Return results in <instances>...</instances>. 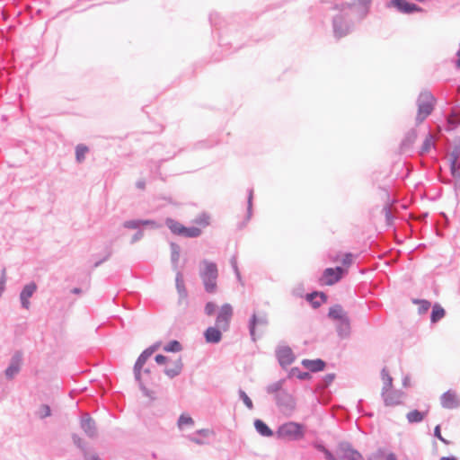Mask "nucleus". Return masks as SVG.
I'll use <instances>...</instances> for the list:
<instances>
[{
	"instance_id": "1",
	"label": "nucleus",
	"mask_w": 460,
	"mask_h": 460,
	"mask_svg": "<svg viewBox=\"0 0 460 460\" xmlns=\"http://www.w3.org/2000/svg\"><path fill=\"white\" fill-rule=\"evenodd\" d=\"M371 2H341L336 8L339 13L333 17V33L337 39L350 32L355 22L361 21L369 12Z\"/></svg>"
},
{
	"instance_id": "2",
	"label": "nucleus",
	"mask_w": 460,
	"mask_h": 460,
	"mask_svg": "<svg viewBox=\"0 0 460 460\" xmlns=\"http://www.w3.org/2000/svg\"><path fill=\"white\" fill-rule=\"evenodd\" d=\"M199 277L202 280L205 291L208 294H214L217 291V281L218 278L217 264L206 259L202 260L199 264Z\"/></svg>"
},
{
	"instance_id": "3",
	"label": "nucleus",
	"mask_w": 460,
	"mask_h": 460,
	"mask_svg": "<svg viewBox=\"0 0 460 460\" xmlns=\"http://www.w3.org/2000/svg\"><path fill=\"white\" fill-rule=\"evenodd\" d=\"M328 317L336 321V332L341 339L349 338L350 335V320L348 314L341 305H334L329 309Z\"/></svg>"
},
{
	"instance_id": "4",
	"label": "nucleus",
	"mask_w": 460,
	"mask_h": 460,
	"mask_svg": "<svg viewBox=\"0 0 460 460\" xmlns=\"http://www.w3.org/2000/svg\"><path fill=\"white\" fill-rule=\"evenodd\" d=\"M437 100L430 91L423 90L420 93L416 104L418 107L416 122L422 123L434 111Z\"/></svg>"
},
{
	"instance_id": "5",
	"label": "nucleus",
	"mask_w": 460,
	"mask_h": 460,
	"mask_svg": "<svg viewBox=\"0 0 460 460\" xmlns=\"http://www.w3.org/2000/svg\"><path fill=\"white\" fill-rule=\"evenodd\" d=\"M276 437L279 439L298 441L305 437V426L295 421H288L281 424L277 431Z\"/></svg>"
},
{
	"instance_id": "6",
	"label": "nucleus",
	"mask_w": 460,
	"mask_h": 460,
	"mask_svg": "<svg viewBox=\"0 0 460 460\" xmlns=\"http://www.w3.org/2000/svg\"><path fill=\"white\" fill-rule=\"evenodd\" d=\"M275 402L279 409L286 415H291L296 409V399L287 391L278 394Z\"/></svg>"
},
{
	"instance_id": "7",
	"label": "nucleus",
	"mask_w": 460,
	"mask_h": 460,
	"mask_svg": "<svg viewBox=\"0 0 460 460\" xmlns=\"http://www.w3.org/2000/svg\"><path fill=\"white\" fill-rule=\"evenodd\" d=\"M233 307L230 304H224L217 313L216 318V325L222 329V331L226 332L230 327L231 319L233 317Z\"/></svg>"
},
{
	"instance_id": "8",
	"label": "nucleus",
	"mask_w": 460,
	"mask_h": 460,
	"mask_svg": "<svg viewBox=\"0 0 460 460\" xmlns=\"http://www.w3.org/2000/svg\"><path fill=\"white\" fill-rule=\"evenodd\" d=\"M147 359L148 358H146L145 356L140 354L134 365L133 369L135 379L138 383L140 389L146 395H149V391L146 387V385L149 383V380L142 376V368Z\"/></svg>"
},
{
	"instance_id": "9",
	"label": "nucleus",
	"mask_w": 460,
	"mask_h": 460,
	"mask_svg": "<svg viewBox=\"0 0 460 460\" xmlns=\"http://www.w3.org/2000/svg\"><path fill=\"white\" fill-rule=\"evenodd\" d=\"M338 454L339 460H364L363 456L348 442L339 444Z\"/></svg>"
},
{
	"instance_id": "10",
	"label": "nucleus",
	"mask_w": 460,
	"mask_h": 460,
	"mask_svg": "<svg viewBox=\"0 0 460 460\" xmlns=\"http://www.w3.org/2000/svg\"><path fill=\"white\" fill-rule=\"evenodd\" d=\"M385 7L406 14H411L415 12H423L421 7L412 2H386Z\"/></svg>"
},
{
	"instance_id": "11",
	"label": "nucleus",
	"mask_w": 460,
	"mask_h": 460,
	"mask_svg": "<svg viewBox=\"0 0 460 460\" xmlns=\"http://www.w3.org/2000/svg\"><path fill=\"white\" fill-rule=\"evenodd\" d=\"M344 270L341 267L327 268L323 270L320 281L323 285H333L341 279Z\"/></svg>"
},
{
	"instance_id": "12",
	"label": "nucleus",
	"mask_w": 460,
	"mask_h": 460,
	"mask_svg": "<svg viewBox=\"0 0 460 460\" xmlns=\"http://www.w3.org/2000/svg\"><path fill=\"white\" fill-rule=\"evenodd\" d=\"M267 314L261 312L260 314L253 313L249 320L248 329L249 333L253 341H256L255 330L257 326H266L268 324Z\"/></svg>"
},
{
	"instance_id": "13",
	"label": "nucleus",
	"mask_w": 460,
	"mask_h": 460,
	"mask_svg": "<svg viewBox=\"0 0 460 460\" xmlns=\"http://www.w3.org/2000/svg\"><path fill=\"white\" fill-rule=\"evenodd\" d=\"M22 363V353L15 351L12 356L9 366L4 371L7 379H13L21 370Z\"/></svg>"
},
{
	"instance_id": "14",
	"label": "nucleus",
	"mask_w": 460,
	"mask_h": 460,
	"mask_svg": "<svg viewBox=\"0 0 460 460\" xmlns=\"http://www.w3.org/2000/svg\"><path fill=\"white\" fill-rule=\"evenodd\" d=\"M276 357L282 367H287L295 360V355L288 346H280L276 349Z\"/></svg>"
},
{
	"instance_id": "15",
	"label": "nucleus",
	"mask_w": 460,
	"mask_h": 460,
	"mask_svg": "<svg viewBox=\"0 0 460 460\" xmlns=\"http://www.w3.org/2000/svg\"><path fill=\"white\" fill-rule=\"evenodd\" d=\"M37 290V285L35 282L31 281L28 284H26L21 293H20V302L21 305L23 309H30L31 302L30 298L33 296V294Z\"/></svg>"
},
{
	"instance_id": "16",
	"label": "nucleus",
	"mask_w": 460,
	"mask_h": 460,
	"mask_svg": "<svg viewBox=\"0 0 460 460\" xmlns=\"http://www.w3.org/2000/svg\"><path fill=\"white\" fill-rule=\"evenodd\" d=\"M381 395L385 406H395L402 402L404 393L400 390H393L391 388L387 392L382 393Z\"/></svg>"
},
{
	"instance_id": "17",
	"label": "nucleus",
	"mask_w": 460,
	"mask_h": 460,
	"mask_svg": "<svg viewBox=\"0 0 460 460\" xmlns=\"http://www.w3.org/2000/svg\"><path fill=\"white\" fill-rule=\"evenodd\" d=\"M440 404L445 409H456L460 406V400L456 392L448 390L440 396Z\"/></svg>"
},
{
	"instance_id": "18",
	"label": "nucleus",
	"mask_w": 460,
	"mask_h": 460,
	"mask_svg": "<svg viewBox=\"0 0 460 460\" xmlns=\"http://www.w3.org/2000/svg\"><path fill=\"white\" fill-rule=\"evenodd\" d=\"M81 429L91 438L97 436V429L95 421L91 418L88 413L83 414L80 422Z\"/></svg>"
},
{
	"instance_id": "19",
	"label": "nucleus",
	"mask_w": 460,
	"mask_h": 460,
	"mask_svg": "<svg viewBox=\"0 0 460 460\" xmlns=\"http://www.w3.org/2000/svg\"><path fill=\"white\" fill-rule=\"evenodd\" d=\"M175 287L177 293L179 295V304H181L182 301L187 300L188 297V291L185 287L183 274L181 270H177L176 276H175Z\"/></svg>"
},
{
	"instance_id": "20",
	"label": "nucleus",
	"mask_w": 460,
	"mask_h": 460,
	"mask_svg": "<svg viewBox=\"0 0 460 460\" xmlns=\"http://www.w3.org/2000/svg\"><path fill=\"white\" fill-rule=\"evenodd\" d=\"M222 329H219L217 325L207 328L204 332V337L208 343L217 344L222 340Z\"/></svg>"
},
{
	"instance_id": "21",
	"label": "nucleus",
	"mask_w": 460,
	"mask_h": 460,
	"mask_svg": "<svg viewBox=\"0 0 460 460\" xmlns=\"http://www.w3.org/2000/svg\"><path fill=\"white\" fill-rule=\"evenodd\" d=\"M398 460L397 456L393 452H386L385 448L379 447L371 455L368 456L367 460Z\"/></svg>"
},
{
	"instance_id": "22",
	"label": "nucleus",
	"mask_w": 460,
	"mask_h": 460,
	"mask_svg": "<svg viewBox=\"0 0 460 460\" xmlns=\"http://www.w3.org/2000/svg\"><path fill=\"white\" fill-rule=\"evenodd\" d=\"M447 123V130H454L460 125V107H455L451 110Z\"/></svg>"
},
{
	"instance_id": "23",
	"label": "nucleus",
	"mask_w": 460,
	"mask_h": 460,
	"mask_svg": "<svg viewBox=\"0 0 460 460\" xmlns=\"http://www.w3.org/2000/svg\"><path fill=\"white\" fill-rule=\"evenodd\" d=\"M302 365L311 372H318L323 370L325 367V362L320 358L303 359Z\"/></svg>"
},
{
	"instance_id": "24",
	"label": "nucleus",
	"mask_w": 460,
	"mask_h": 460,
	"mask_svg": "<svg viewBox=\"0 0 460 460\" xmlns=\"http://www.w3.org/2000/svg\"><path fill=\"white\" fill-rule=\"evenodd\" d=\"M306 300L314 308H317L326 301V295L323 292L314 291L306 295Z\"/></svg>"
},
{
	"instance_id": "25",
	"label": "nucleus",
	"mask_w": 460,
	"mask_h": 460,
	"mask_svg": "<svg viewBox=\"0 0 460 460\" xmlns=\"http://www.w3.org/2000/svg\"><path fill=\"white\" fill-rule=\"evenodd\" d=\"M170 249H171V262L172 270L177 272V270L179 269V261L181 256V247L179 244L175 243H170Z\"/></svg>"
},
{
	"instance_id": "26",
	"label": "nucleus",
	"mask_w": 460,
	"mask_h": 460,
	"mask_svg": "<svg viewBox=\"0 0 460 460\" xmlns=\"http://www.w3.org/2000/svg\"><path fill=\"white\" fill-rule=\"evenodd\" d=\"M254 428L256 431L262 437H271L273 436L272 429L261 420H254Z\"/></svg>"
},
{
	"instance_id": "27",
	"label": "nucleus",
	"mask_w": 460,
	"mask_h": 460,
	"mask_svg": "<svg viewBox=\"0 0 460 460\" xmlns=\"http://www.w3.org/2000/svg\"><path fill=\"white\" fill-rule=\"evenodd\" d=\"M182 367L183 364L181 362V359L178 358L172 363V367H168L164 369V373L170 378H173L181 374Z\"/></svg>"
},
{
	"instance_id": "28",
	"label": "nucleus",
	"mask_w": 460,
	"mask_h": 460,
	"mask_svg": "<svg viewBox=\"0 0 460 460\" xmlns=\"http://www.w3.org/2000/svg\"><path fill=\"white\" fill-rule=\"evenodd\" d=\"M459 158H460V148L456 146L449 153L450 170H451L452 174L455 173L456 167L460 168V163L458 164Z\"/></svg>"
},
{
	"instance_id": "29",
	"label": "nucleus",
	"mask_w": 460,
	"mask_h": 460,
	"mask_svg": "<svg viewBox=\"0 0 460 460\" xmlns=\"http://www.w3.org/2000/svg\"><path fill=\"white\" fill-rule=\"evenodd\" d=\"M165 225L173 234L180 236L181 235L184 226L181 225L180 222L171 217H168L165 219Z\"/></svg>"
},
{
	"instance_id": "30",
	"label": "nucleus",
	"mask_w": 460,
	"mask_h": 460,
	"mask_svg": "<svg viewBox=\"0 0 460 460\" xmlns=\"http://www.w3.org/2000/svg\"><path fill=\"white\" fill-rule=\"evenodd\" d=\"M283 383L284 380H279L277 382H274L272 384H270L266 387V392L269 394H274V399L280 393H283L285 390H283Z\"/></svg>"
},
{
	"instance_id": "31",
	"label": "nucleus",
	"mask_w": 460,
	"mask_h": 460,
	"mask_svg": "<svg viewBox=\"0 0 460 460\" xmlns=\"http://www.w3.org/2000/svg\"><path fill=\"white\" fill-rule=\"evenodd\" d=\"M252 199H253V190H248V197H247V215L245 220L239 226L240 228L243 227L247 222L251 219L252 216Z\"/></svg>"
},
{
	"instance_id": "32",
	"label": "nucleus",
	"mask_w": 460,
	"mask_h": 460,
	"mask_svg": "<svg viewBox=\"0 0 460 460\" xmlns=\"http://www.w3.org/2000/svg\"><path fill=\"white\" fill-rule=\"evenodd\" d=\"M426 412L420 411L418 410H412L406 415V419L409 423H420L423 420Z\"/></svg>"
},
{
	"instance_id": "33",
	"label": "nucleus",
	"mask_w": 460,
	"mask_h": 460,
	"mask_svg": "<svg viewBox=\"0 0 460 460\" xmlns=\"http://www.w3.org/2000/svg\"><path fill=\"white\" fill-rule=\"evenodd\" d=\"M381 377L384 383L382 393L387 392L393 386V378L385 367H384L381 371Z\"/></svg>"
},
{
	"instance_id": "34",
	"label": "nucleus",
	"mask_w": 460,
	"mask_h": 460,
	"mask_svg": "<svg viewBox=\"0 0 460 460\" xmlns=\"http://www.w3.org/2000/svg\"><path fill=\"white\" fill-rule=\"evenodd\" d=\"M202 231L199 227L197 226H183V231L181 236L188 237V238H196L201 234Z\"/></svg>"
},
{
	"instance_id": "35",
	"label": "nucleus",
	"mask_w": 460,
	"mask_h": 460,
	"mask_svg": "<svg viewBox=\"0 0 460 460\" xmlns=\"http://www.w3.org/2000/svg\"><path fill=\"white\" fill-rule=\"evenodd\" d=\"M445 316V310L438 305L436 304L431 312L430 320L432 323H437Z\"/></svg>"
},
{
	"instance_id": "36",
	"label": "nucleus",
	"mask_w": 460,
	"mask_h": 460,
	"mask_svg": "<svg viewBox=\"0 0 460 460\" xmlns=\"http://www.w3.org/2000/svg\"><path fill=\"white\" fill-rule=\"evenodd\" d=\"M89 151V148L83 144H79L75 146V159L76 162L81 164L85 159V155Z\"/></svg>"
},
{
	"instance_id": "37",
	"label": "nucleus",
	"mask_w": 460,
	"mask_h": 460,
	"mask_svg": "<svg viewBox=\"0 0 460 460\" xmlns=\"http://www.w3.org/2000/svg\"><path fill=\"white\" fill-rule=\"evenodd\" d=\"M193 424H194L193 419L190 416L186 415V414H181L179 417L178 422H177V425L180 429H182L187 425L191 426Z\"/></svg>"
},
{
	"instance_id": "38",
	"label": "nucleus",
	"mask_w": 460,
	"mask_h": 460,
	"mask_svg": "<svg viewBox=\"0 0 460 460\" xmlns=\"http://www.w3.org/2000/svg\"><path fill=\"white\" fill-rule=\"evenodd\" d=\"M182 349L181 344L178 341H171L168 344H166L164 348L165 351L168 352H179Z\"/></svg>"
},
{
	"instance_id": "39",
	"label": "nucleus",
	"mask_w": 460,
	"mask_h": 460,
	"mask_svg": "<svg viewBox=\"0 0 460 460\" xmlns=\"http://www.w3.org/2000/svg\"><path fill=\"white\" fill-rule=\"evenodd\" d=\"M209 219L210 217L207 213H201L194 219V223L202 227H206L209 225Z\"/></svg>"
},
{
	"instance_id": "40",
	"label": "nucleus",
	"mask_w": 460,
	"mask_h": 460,
	"mask_svg": "<svg viewBox=\"0 0 460 460\" xmlns=\"http://www.w3.org/2000/svg\"><path fill=\"white\" fill-rule=\"evenodd\" d=\"M238 394H239V398L243 401L244 405L249 410H252L253 409V403H252V401L251 400V398L247 395V394L243 390H242V389H239Z\"/></svg>"
},
{
	"instance_id": "41",
	"label": "nucleus",
	"mask_w": 460,
	"mask_h": 460,
	"mask_svg": "<svg viewBox=\"0 0 460 460\" xmlns=\"http://www.w3.org/2000/svg\"><path fill=\"white\" fill-rule=\"evenodd\" d=\"M432 146H434L433 137L432 135L428 134L422 143L421 151L429 152Z\"/></svg>"
},
{
	"instance_id": "42",
	"label": "nucleus",
	"mask_w": 460,
	"mask_h": 460,
	"mask_svg": "<svg viewBox=\"0 0 460 460\" xmlns=\"http://www.w3.org/2000/svg\"><path fill=\"white\" fill-rule=\"evenodd\" d=\"M141 226V219L127 220L123 223V227L127 229H137L138 230Z\"/></svg>"
},
{
	"instance_id": "43",
	"label": "nucleus",
	"mask_w": 460,
	"mask_h": 460,
	"mask_svg": "<svg viewBox=\"0 0 460 460\" xmlns=\"http://www.w3.org/2000/svg\"><path fill=\"white\" fill-rule=\"evenodd\" d=\"M38 416L40 418V419H45L49 416L51 415V410H50V407L47 404H42L40 405V407L39 408V411L37 412Z\"/></svg>"
},
{
	"instance_id": "44",
	"label": "nucleus",
	"mask_w": 460,
	"mask_h": 460,
	"mask_svg": "<svg viewBox=\"0 0 460 460\" xmlns=\"http://www.w3.org/2000/svg\"><path fill=\"white\" fill-rule=\"evenodd\" d=\"M230 264H231V267L233 268V270H234L237 279L240 281L241 280V274H240V271H239V269H238V265H237V256L236 255H233L231 257Z\"/></svg>"
},
{
	"instance_id": "45",
	"label": "nucleus",
	"mask_w": 460,
	"mask_h": 460,
	"mask_svg": "<svg viewBox=\"0 0 460 460\" xmlns=\"http://www.w3.org/2000/svg\"><path fill=\"white\" fill-rule=\"evenodd\" d=\"M217 309V305L214 302H208L205 305L204 312L207 315L211 316L215 314Z\"/></svg>"
},
{
	"instance_id": "46",
	"label": "nucleus",
	"mask_w": 460,
	"mask_h": 460,
	"mask_svg": "<svg viewBox=\"0 0 460 460\" xmlns=\"http://www.w3.org/2000/svg\"><path fill=\"white\" fill-rule=\"evenodd\" d=\"M5 283H6V270L4 268L0 276V296L5 290Z\"/></svg>"
},
{
	"instance_id": "47",
	"label": "nucleus",
	"mask_w": 460,
	"mask_h": 460,
	"mask_svg": "<svg viewBox=\"0 0 460 460\" xmlns=\"http://www.w3.org/2000/svg\"><path fill=\"white\" fill-rule=\"evenodd\" d=\"M414 303L420 305L419 311L421 314L426 313L430 307V303L427 300H414Z\"/></svg>"
},
{
	"instance_id": "48",
	"label": "nucleus",
	"mask_w": 460,
	"mask_h": 460,
	"mask_svg": "<svg viewBox=\"0 0 460 460\" xmlns=\"http://www.w3.org/2000/svg\"><path fill=\"white\" fill-rule=\"evenodd\" d=\"M434 436L436 438H438L445 445H448L449 444V441L442 437L441 432H440V426L439 425H437L435 427V429H434Z\"/></svg>"
},
{
	"instance_id": "49",
	"label": "nucleus",
	"mask_w": 460,
	"mask_h": 460,
	"mask_svg": "<svg viewBox=\"0 0 460 460\" xmlns=\"http://www.w3.org/2000/svg\"><path fill=\"white\" fill-rule=\"evenodd\" d=\"M151 226L152 228H159L161 226V225H159L158 223L152 219H141V226Z\"/></svg>"
},
{
	"instance_id": "50",
	"label": "nucleus",
	"mask_w": 460,
	"mask_h": 460,
	"mask_svg": "<svg viewBox=\"0 0 460 460\" xmlns=\"http://www.w3.org/2000/svg\"><path fill=\"white\" fill-rule=\"evenodd\" d=\"M151 375H152V371H151L150 367L142 368V376L144 378L149 380L148 385L152 384V382H153V378H152ZM146 385H147V384L146 385Z\"/></svg>"
},
{
	"instance_id": "51",
	"label": "nucleus",
	"mask_w": 460,
	"mask_h": 460,
	"mask_svg": "<svg viewBox=\"0 0 460 460\" xmlns=\"http://www.w3.org/2000/svg\"><path fill=\"white\" fill-rule=\"evenodd\" d=\"M144 236V232L141 229H138L132 236L130 243H135L138 241H140Z\"/></svg>"
},
{
	"instance_id": "52",
	"label": "nucleus",
	"mask_w": 460,
	"mask_h": 460,
	"mask_svg": "<svg viewBox=\"0 0 460 460\" xmlns=\"http://www.w3.org/2000/svg\"><path fill=\"white\" fill-rule=\"evenodd\" d=\"M72 438H73L75 445H76V447H78L79 448H84V441L78 435L74 434L72 436Z\"/></svg>"
},
{
	"instance_id": "53",
	"label": "nucleus",
	"mask_w": 460,
	"mask_h": 460,
	"mask_svg": "<svg viewBox=\"0 0 460 460\" xmlns=\"http://www.w3.org/2000/svg\"><path fill=\"white\" fill-rule=\"evenodd\" d=\"M353 261V257L351 253H346L342 258V264L345 266H349Z\"/></svg>"
},
{
	"instance_id": "54",
	"label": "nucleus",
	"mask_w": 460,
	"mask_h": 460,
	"mask_svg": "<svg viewBox=\"0 0 460 460\" xmlns=\"http://www.w3.org/2000/svg\"><path fill=\"white\" fill-rule=\"evenodd\" d=\"M291 372L293 375H295V373L297 372L298 373L297 377L302 380L305 379L309 376V374L306 372H304V373L300 372L298 367L292 368Z\"/></svg>"
},
{
	"instance_id": "55",
	"label": "nucleus",
	"mask_w": 460,
	"mask_h": 460,
	"mask_svg": "<svg viewBox=\"0 0 460 460\" xmlns=\"http://www.w3.org/2000/svg\"><path fill=\"white\" fill-rule=\"evenodd\" d=\"M219 15L217 13H210L209 14V21L212 26L216 27L218 25Z\"/></svg>"
},
{
	"instance_id": "56",
	"label": "nucleus",
	"mask_w": 460,
	"mask_h": 460,
	"mask_svg": "<svg viewBox=\"0 0 460 460\" xmlns=\"http://www.w3.org/2000/svg\"><path fill=\"white\" fill-rule=\"evenodd\" d=\"M155 360L157 364L162 365L167 361V358L162 354H158L155 356Z\"/></svg>"
},
{
	"instance_id": "57",
	"label": "nucleus",
	"mask_w": 460,
	"mask_h": 460,
	"mask_svg": "<svg viewBox=\"0 0 460 460\" xmlns=\"http://www.w3.org/2000/svg\"><path fill=\"white\" fill-rule=\"evenodd\" d=\"M323 455L327 460H339L338 457L334 456L329 449H324Z\"/></svg>"
},
{
	"instance_id": "58",
	"label": "nucleus",
	"mask_w": 460,
	"mask_h": 460,
	"mask_svg": "<svg viewBox=\"0 0 460 460\" xmlns=\"http://www.w3.org/2000/svg\"><path fill=\"white\" fill-rule=\"evenodd\" d=\"M111 256V251H108L103 259L94 262V267L100 266L103 261H107Z\"/></svg>"
},
{
	"instance_id": "59",
	"label": "nucleus",
	"mask_w": 460,
	"mask_h": 460,
	"mask_svg": "<svg viewBox=\"0 0 460 460\" xmlns=\"http://www.w3.org/2000/svg\"><path fill=\"white\" fill-rule=\"evenodd\" d=\"M385 216L387 222H390L393 219V214L388 207L384 208Z\"/></svg>"
},
{
	"instance_id": "60",
	"label": "nucleus",
	"mask_w": 460,
	"mask_h": 460,
	"mask_svg": "<svg viewBox=\"0 0 460 460\" xmlns=\"http://www.w3.org/2000/svg\"><path fill=\"white\" fill-rule=\"evenodd\" d=\"M189 438L190 441H192L198 445L203 444V441L201 439H199V438H197L195 435L190 436Z\"/></svg>"
},
{
	"instance_id": "61",
	"label": "nucleus",
	"mask_w": 460,
	"mask_h": 460,
	"mask_svg": "<svg viewBox=\"0 0 460 460\" xmlns=\"http://www.w3.org/2000/svg\"><path fill=\"white\" fill-rule=\"evenodd\" d=\"M136 186H137V188H138L140 190H144L145 186H146V182L143 180L137 181L136 183Z\"/></svg>"
},
{
	"instance_id": "62",
	"label": "nucleus",
	"mask_w": 460,
	"mask_h": 460,
	"mask_svg": "<svg viewBox=\"0 0 460 460\" xmlns=\"http://www.w3.org/2000/svg\"><path fill=\"white\" fill-rule=\"evenodd\" d=\"M141 355L145 356L146 358H149L152 356V350L146 349Z\"/></svg>"
},
{
	"instance_id": "63",
	"label": "nucleus",
	"mask_w": 460,
	"mask_h": 460,
	"mask_svg": "<svg viewBox=\"0 0 460 460\" xmlns=\"http://www.w3.org/2000/svg\"><path fill=\"white\" fill-rule=\"evenodd\" d=\"M196 433L199 434V435H202L204 437H207L209 434V430L203 429L198 430Z\"/></svg>"
},
{
	"instance_id": "64",
	"label": "nucleus",
	"mask_w": 460,
	"mask_h": 460,
	"mask_svg": "<svg viewBox=\"0 0 460 460\" xmlns=\"http://www.w3.org/2000/svg\"><path fill=\"white\" fill-rule=\"evenodd\" d=\"M85 460H101V458L96 455H92L85 457Z\"/></svg>"
}]
</instances>
